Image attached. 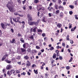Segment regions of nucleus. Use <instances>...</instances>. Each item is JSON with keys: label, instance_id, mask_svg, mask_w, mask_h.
<instances>
[{"label": "nucleus", "instance_id": "obj_1", "mask_svg": "<svg viewBox=\"0 0 78 78\" xmlns=\"http://www.w3.org/2000/svg\"><path fill=\"white\" fill-rule=\"evenodd\" d=\"M13 2H8L6 5V6L9 8L11 12H14L15 11L14 8L13 7Z\"/></svg>", "mask_w": 78, "mask_h": 78}, {"label": "nucleus", "instance_id": "obj_2", "mask_svg": "<svg viewBox=\"0 0 78 78\" xmlns=\"http://www.w3.org/2000/svg\"><path fill=\"white\" fill-rule=\"evenodd\" d=\"M9 26V27L10 26V23H5V24L3 23H1V26L3 29H6V27L7 26Z\"/></svg>", "mask_w": 78, "mask_h": 78}, {"label": "nucleus", "instance_id": "obj_3", "mask_svg": "<svg viewBox=\"0 0 78 78\" xmlns=\"http://www.w3.org/2000/svg\"><path fill=\"white\" fill-rule=\"evenodd\" d=\"M27 17L28 18V23L33 20V19H32V17H31V15L30 14H28Z\"/></svg>", "mask_w": 78, "mask_h": 78}, {"label": "nucleus", "instance_id": "obj_4", "mask_svg": "<svg viewBox=\"0 0 78 78\" xmlns=\"http://www.w3.org/2000/svg\"><path fill=\"white\" fill-rule=\"evenodd\" d=\"M19 19H20V17H17L13 19V20L15 22H18L19 20Z\"/></svg>", "mask_w": 78, "mask_h": 78}, {"label": "nucleus", "instance_id": "obj_5", "mask_svg": "<svg viewBox=\"0 0 78 78\" xmlns=\"http://www.w3.org/2000/svg\"><path fill=\"white\" fill-rule=\"evenodd\" d=\"M6 58H8V54H5L3 56L2 59V61H3L4 59H5Z\"/></svg>", "mask_w": 78, "mask_h": 78}, {"label": "nucleus", "instance_id": "obj_6", "mask_svg": "<svg viewBox=\"0 0 78 78\" xmlns=\"http://www.w3.org/2000/svg\"><path fill=\"white\" fill-rule=\"evenodd\" d=\"M31 65V63H30V62L29 61H27V63H26V66H27V67H29L30 66V65Z\"/></svg>", "mask_w": 78, "mask_h": 78}, {"label": "nucleus", "instance_id": "obj_7", "mask_svg": "<svg viewBox=\"0 0 78 78\" xmlns=\"http://www.w3.org/2000/svg\"><path fill=\"white\" fill-rule=\"evenodd\" d=\"M39 7H41V8H40L38 9L39 11L41 10V9H42V10H44V8L41 5H39Z\"/></svg>", "mask_w": 78, "mask_h": 78}, {"label": "nucleus", "instance_id": "obj_8", "mask_svg": "<svg viewBox=\"0 0 78 78\" xmlns=\"http://www.w3.org/2000/svg\"><path fill=\"white\" fill-rule=\"evenodd\" d=\"M39 21H40V20H38L37 22H35L34 25H36V26H37V25H38V24L39 23Z\"/></svg>", "mask_w": 78, "mask_h": 78}, {"label": "nucleus", "instance_id": "obj_9", "mask_svg": "<svg viewBox=\"0 0 78 78\" xmlns=\"http://www.w3.org/2000/svg\"><path fill=\"white\" fill-rule=\"evenodd\" d=\"M28 23L29 25H34L35 24V22H31V21H30V22L29 23Z\"/></svg>", "mask_w": 78, "mask_h": 78}, {"label": "nucleus", "instance_id": "obj_10", "mask_svg": "<svg viewBox=\"0 0 78 78\" xmlns=\"http://www.w3.org/2000/svg\"><path fill=\"white\" fill-rule=\"evenodd\" d=\"M53 8L52 7H49L48 9L49 10V11H50L51 12V9H53Z\"/></svg>", "mask_w": 78, "mask_h": 78}, {"label": "nucleus", "instance_id": "obj_11", "mask_svg": "<svg viewBox=\"0 0 78 78\" xmlns=\"http://www.w3.org/2000/svg\"><path fill=\"white\" fill-rule=\"evenodd\" d=\"M11 69V65H8L6 67V69L7 70H9Z\"/></svg>", "mask_w": 78, "mask_h": 78}, {"label": "nucleus", "instance_id": "obj_12", "mask_svg": "<svg viewBox=\"0 0 78 78\" xmlns=\"http://www.w3.org/2000/svg\"><path fill=\"white\" fill-rule=\"evenodd\" d=\"M60 16L62 18L63 17V16H64V13H62V12H61L60 13Z\"/></svg>", "mask_w": 78, "mask_h": 78}, {"label": "nucleus", "instance_id": "obj_13", "mask_svg": "<svg viewBox=\"0 0 78 78\" xmlns=\"http://www.w3.org/2000/svg\"><path fill=\"white\" fill-rule=\"evenodd\" d=\"M20 41H21L22 43H25V41H24V40L23 39V38H20Z\"/></svg>", "mask_w": 78, "mask_h": 78}, {"label": "nucleus", "instance_id": "obj_14", "mask_svg": "<svg viewBox=\"0 0 78 78\" xmlns=\"http://www.w3.org/2000/svg\"><path fill=\"white\" fill-rule=\"evenodd\" d=\"M10 42H11V44H14L15 43V39H13L12 41H10Z\"/></svg>", "mask_w": 78, "mask_h": 78}, {"label": "nucleus", "instance_id": "obj_15", "mask_svg": "<svg viewBox=\"0 0 78 78\" xmlns=\"http://www.w3.org/2000/svg\"><path fill=\"white\" fill-rule=\"evenodd\" d=\"M15 72H16V71H15L14 70L12 69L10 71V73L11 74L12 73H15Z\"/></svg>", "mask_w": 78, "mask_h": 78}, {"label": "nucleus", "instance_id": "obj_16", "mask_svg": "<svg viewBox=\"0 0 78 78\" xmlns=\"http://www.w3.org/2000/svg\"><path fill=\"white\" fill-rule=\"evenodd\" d=\"M58 8L59 9H60V8H61L62 11H63V10H64V7L60 5L59 6Z\"/></svg>", "mask_w": 78, "mask_h": 78}, {"label": "nucleus", "instance_id": "obj_17", "mask_svg": "<svg viewBox=\"0 0 78 78\" xmlns=\"http://www.w3.org/2000/svg\"><path fill=\"white\" fill-rule=\"evenodd\" d=\"M76 28V27L75 26L74 28L71 29V31H73Z\"/></svg>", "mask_w": 78, "mask_h": 78}, {"label": "nucleus", "instance_id": "obj_18", "mask_svg": "<svg viewBox=\"0 0 78 78\" xmlns=\"http://www.w3.org/2000/svg\"><path fill=\"white\" fill-rule=\"evenodd\" d=\"M62 26V25H61V24H60V23H58L57 24V27H58V28H61V26Z\"/></svg>", "mask_w": 78, "mask_h": 78}, {"label": "nucleus", "instance_id": "obj_19", "mask_svg": "<svg viewBox=\"0 0 78 78\" xmlns=\"http://www.w3.org/2000/svg\"><path fill=\"white\" fill-rule=\"evenodd\" d=\"M53 58L55 59V58H56V54H54L52 56Z\"/></svg>", "mask_w": 78, "mask_h": 78}, {"label": "nucleus", "instance_id": "obj_20", "mask_svg": "<svg viewBox=\"0 0 78 78\" xmlns=\"http://www.w3.org/2000/svg\"><path fill=\"white\" fill-rule=\"evenodd\" d=\"M66 39L67 41H69V40H70V39H69V35H68L67 36L66 38Z\"/></svg>", "mask_w": 78, "mask_h": 78}, {"label": "nucleus", "instance_id": "obj_21", "mask_svg": "<svg viewBox=\"0 0 78 78\" xmlns=\"http://www.w3.org/2000/svg\"><path fill=\"white\" fill-rule=\"evenodd\" d=\"M7 75H9V76H10V75H11V73H9V71H8L7 72Z\"/></svg>", "mask_w": 78, "mask_h": 78}, {"label": "nucleus", "instance_id": "obj_22", "mask_svg": "<svg viewBox=\"0 0 78 78\" xmlns=\"http://www.w3.org/2000/svg\"><path fill=\"white\" fill-rule=\"evenodd\" d=\"M34 71L35 74H37V73H38V72H37V70H36L35 69H34Z\"/></svg>", "mask_w": 78, "mask_h": 78}, {"label": "nucleus", "instance_id": "obj_23", "mask_svg": "<svg viewBox=\"0 0 78 78\" xmlns=\"http://www.w3.org/2000/svg\"><path fill=\"white\" fill-rule=\"evenodd\" d=\"M73 3H74V5L76 6H77V1H76L74 2Z\"/></svg>", "mask_w": 78, "mask_h": 78}, {"label": "nucleus", "instance_id": "obj_24", "mask_svg": "<svg viewBox=\"0 0 78 78\" xmlns=\"http://www.w3.org/2000/svg\"><path fill=\"white\" fill-rule=\"evenodd\" d=\"M21 50L22 52H25V51H26V50L25 49L23 48H21Z\"/></svg>", "mask_w": 78, "mask_h": 78}, {"label": "nucleus", "instance_id": "obj_25", "mask_svg": "<svg viewBox=\"0 0 78 78\" xmlns=\"http://www.w3.org/2000/svg\"><path fill=\"white\" fill-rule=\"evenodd\" d=\"M69 8H70L71 9H73L74 8V6L72 5H69Z\"/></svg>", "mask_w": 78, "mask_h": 78}, {"label": "nucleus", "instance_id": "obj_26", "mask_svg": "<svg viewBox=\"0 0 78 78\" xmlns=\"http://www.w3.org/2000/svg\"><path fill=\"white\" fill-rule=\"evenodd\" d=\"M37 32L38 33H41V32H42V30L41 29H38L37 30Z\"/></svg>", "mask_w": 78, "mask_h": 78}, {"label": "nucleus", "instance_id": "obj_27", "mask_svg": "<svg viewBox=\"0 0 78 78\" xmlns=\"http://www.w3.org/2000/svg\"><path fill=\"white\" fill-rule=\"evenodd\" d=\"M39 2V0H35L34 1V3H37Z\"/></svg>", "mask_w": 78, "mask_h": 78}, {"label": "nucleus", "instance_id": "obj_28", "mask_svg": "<svg viewBox=\"0 0 78 78\" xmlns=\"http://www.w3.org/2000/svg\"><path fill=\"white\" fill-rule=\"evenodd\" d=\"M37 28L36 27H35L33 29V32H36V29Z\"/></svg>", "mask_w": 78, "mask_h": 78}, {"label": "nucleus", "instance_id": "obj_29", "mask_svg": "<svg viewBox=\"0 0 78 78\" xmlns=\"http://www.w3.org/2000/svg\"><path fill=\"white\" fill-rule=\"evenodd\" d=\"M72 24L71 23H69V28H72Z\"/></svg>", "mask_w": 78, "mask_h": 78}, {"label": "nucleus", "instance_id": "obj_30", "mask_svg": "<svg viewBox=\"0 0 78 78\" xmlns=\"http://www.w3.org/2000/svg\"><path fill=\"white\" fill-rule=\"evenodd\" d=\"M49 50H54V48L53 47H51L49 49Z\"/></svg>", "mask_w": 78, "mask_h": 78}, {"label": "nucleus", "instance_id": "obj_31", "mask_svg": "<svg viewBox=\"0 0 78 78\" xmlns=\"http://www.w3.org/2000/svg\"><path fill=\"white\" fill-rule=\"evenodd\" d=\"M59 10H57L56 11V14H59Z\"/></svg>", "mask_w": 78, "mask_h": 78}, {"label": "nucleus", "instance_id": "obj_32", "mask_svg": "<svg viewBox=\"0 0 78 78\" xmlns=\"http://www.w3.org/2000/svg\"><path fill=\"white\" fill-rule=\"evenodd\" d=\"M37 53V51L36 50H33L32 51V53Z\"/></svg>", "mask_w": 78, "mask_h": 78}, {"label": "nucleus", "instance_id": "obj_33", "mask_svg": "<svg viewBox=\"0 0 78 78\" xmlns=\"http://www.w3.org/2000/svg\"><path fill=\"white\" fill-rule=\"evenodd\" d=\"M24 58H25L26 59H28V57L27 55H26L24 57Z\"/></svg>", "mask_w": 78, "mask_h": 78}, {"label": "nucleus", "instance_id": "obj_34", "mask_svg": "<svg viewBox=\"0 0 78 78\" xmlns=\"http://www.w3.org/2000/svg\"><path fill=\"white\" fill-rule=\"evenodd\" d=\"M29 37L30 39H33L34 38V37H33V36H31L30 37Z\"/></svg>", "mask_w": 78, "mask_h": 78}, {"label": "nucleus", "instance_id": "obj_35", "mask_svg": "<svg viewBox=\"0 0 78 78\" xmlns=\"http://www.w3.org/2000/svg\"><path fill=\"white\" fill-rule=\"evenodd\" d=\"M14 15H15V16H17V15H19V13L17 12H15L14 13Z\"/></svg>", "mask_w": 78, "mask_h": 78}, {"label": "nucleus", "instance_id": "obj_36", "mask_svg": "<svg viewBox=\"0 0 78 78\" xmlns=\"http://www.w3.org/2000/svg\"><path fill=\"white\" fill-rule=\"evenodd\" d=\"M44 41L47 42V37H45L44 38Z\"/></svg>", "mask_w": 78, "mask_h": 78}, {"label": "nucleus", "instance_id": "obj_37", "mask_svg": "<svg viewBox=\"0 0 78 78\" xmlns=\"http://www.w3.org/2000/svg\"><path fill=\"white\" fill-rule=\"evenodd\" d=\"M31 51V49L30 48H29L27 49V51H28V52H30V51Z\"/></svg>", "mask_w": 78, "mask_h": 78}, {"label": "nucleus", "instance_id": "obj_38", "mask_svg": "<svg viewBox=\"0 0 78 78\" xmlns=\"http://www.w3.org/2000/svg\"><path fill=\"white\" fill-rule=\"evenodd\" d=\"M58 2L59 4H61V3H62V2H61V0H58Z\"/></svg>", "mask_w": 78, "mask_h": 78}, {"label": "nucleus", "instance_id": "obj_39", "mask_svg": "<svg viewBox=\"0 0 78 78\" xmlns=\"http://www.w3.org/2000/svg\"><path fill=\"white\" fill-rule=\"evenodd\" d=\"M73 60V58L71 57L69 61V62H72V60Z\"/></svg>", "mask_w": 78, "mask_h": 78}, {"label": "nucleus", "instance_id": "obj_40", "mask_svg": "<svg viewBox=\"0 0 78 78\" xmlns=\"http://www.w3.org/2000/svg\"><path fill=\"white\" fill-rule=\"evenodd\" d=\"M58 6L57 5H55V8L56 9H58Z\"/></svg>", "mask_w": 78, "mask_h": 78}, {"label": "nucleus", "instance_id": "obj_41", "mask_svg": "<svg viewBox=\"0 0 78 78\" xmlns=\"http://www.w3.org/2000/svg\"><path fill=\"white\" fill-rule=\"evenodd\" d=\"M23 47L24 48H26V44H23Z\"/></svg>", "mask_w": 78, "mask_h": 78}, {"label": "nucleus", "instance_id": "obj_42", "mask_svg": "<svg viewBox=\"0 0 78 78\" xmlns=\"http://www.w3.org/2000/svg\"><path fill=\"white\" fill-rule=\"evenodd\" d=\"M66 69L67 70H69V69H70V67H69V66H66Z\"/></svg>", "mask_w": 78, "mask_h": 78}, {"label": "nucleus", "instance_id": "obj_43", "mask_svg": "<svg viewBox=\"0 0 78 78\" xmlns=\"http://www.w3.org/2000/svg\"><path fill=\"white\" fill-rule=\"evenodd\" d=\"M25 23L23 24V27H22V28H23L25 27Z\"/></svg>", "mask_w": 78, "mask_h": 78}, {"label": "nucleus", "instance_id": "obj_44", "mask_svg": "<svg viewBox=\"0 0 78 78\" xmlns=\"http://www.w3.org/2000/svg\"><path fill=\"white\" fill-rule=\"evenodd\" d=\"M42 36L43 37H44V36H45V33H43L42 34Z\"/></svg>", "mask_w": 78, "mask_h": 78}, {"label": "nucleus", "instance_id": "obj_45", "mask_svg": "<svg viewBox=\"0 0 78 78\" xmlns=\"http://www.w3.org/2000/svg\"><path fill=\"white\" fill-rule=\"evenodd\" d=\"M70 41L71 44H73V41H72V40H70Z\"/></svg>", "mask_w": 78, "mask_h": 78}, {"label": "nucleus", "instance_id": "obj_46", "mask_svg": "<svg viewBox=\"0 0 78 78\" xmlns=\"http://www.w3.org/2000/svg\"><path fill=\"white\" fill-rule=\"evenodd\" d=\"M59 59L60 60H62V56H60L59 57Z\"/></svg>", "mask_w": 78, "mask_h": 78}, {"label": "nucleus", "instance_id": "obj_47", "mask_svg": "<svg viewBox=\"0 0 78 78\" xmlns=\"http://www.w3.org/2000/svg\"><path fill=\"white\" fill-rule=\"evenodd\" d=\"M17 59H20V56H17Z\"/></svg>", "mask_w": 78, "mask_h": 78}, {"label": "nucleus", "instance_id": "obj_48", "mask_svg": "<svg viewBox=\"0 0 78 78\" xmlns=\"http://www.w3.org/2000/svg\"><path fill=\"white\" fill-rule=\"evenodd\" d=\"M65 45H66V44L64 43H62V46H63V47H65Z\"/></svg>", "mask_w": 78, "mask_h": 78}, {"label": "nucleus", "instance_id": "obj_49", "mask_svg": "<svg viewBox=\"0 0 78 78\" xmlns=\"http://www.w3.org/2000/svg\"><path fill=\"white\" fill-rule=\"evenodd\" d=\"M17 64H18L19 65H21V62H17Z\"/></svg>", "mask_w": 78, "mask_h": 78}, {"label": "nucleus", "instance_id": "obj_50", "mask_svg": "<svg viewBox=\"0 0 78 78\" xmlns=\"http://www.w3.org/2000/svg\"><path fill=\"white\" fill-rule=\"evenodd\" d=\"M36 48H37V49H39L40 48V47H39L37 46H36Z\"/></svg>", "mask_w": 78, "mask_h": 78}, {"label": "nucleus", "instance_id": "obj_51", "mask_svg": "<svg viewBox=\"0 0 78 78\" xmlns=\"http://www.w3.org/2000/svg\"><path fill=\"white\" fill-rule=\"evenodd\" d=\"M69 14H70V15H72V13H73V12H72V11H69Z\"/></svg>", "mask_w": 78, "mask_h": 78}, {"label": "nucleus", "instance_id": "obj_52", "mask_svg": "<svg viewBox=\"0 0 78 78\" xmlns=\"http://www.w3.org/2000/svg\"><path fill=\"white\" fill-rule=\"evenodd\" d=\"M2 31L0 30V37H1V36H2Z\"/></svg>", "mask_w": 78, "mask_h": 78}, {"label": "nucleus", "instance_id": "obj_53", "mask_svg": "<svg viewBox=\"0 0 78 78\" xmlns=\"http://www.w3.org/2000/svg\"><path fill=\"white\" fill-rule=\"evenodd\" d=\"M18 37H20V36H22V35H21L20 34H18Z\"/></svg>", "mask_w": 78, "mask_h": 78}, {"label": "nucleus", "instance_id": "obj_54", "mask_svg": "<svg viewBox=\"0 0 78 78\" xmlns=\"http://www.w3.org/2000/svg\"><path fill=\"white\" fill-rule=\"evenodd\" d=\"M55 52L56 53H59V51L58 50H57L55 51Z\"/></svg>", "mask_w": 78, "mask_h": 78}, {"label": "nucleus", "instance_id": "obj_55", "mask_svg": "<svg viewBox=\"0 0 78 78\" xmlns=\"http://www.w3.org/2000/svg\"><path fill=\"white\" fill-rule=\"evenodd\" d=\"M42 21L44 22H45L46 21L45 20V19H43L42 20Z\"/></svg>", "mask_w": 78, "mask_h": 78}, {"label": "nucleus", "instance_id": "obj_56", "mask_svg": "<svg viewBox=\"0 0 78 78\" xmlns=\"http://www.w3.org/2000/svg\"><path fill=\"white\" fill-rule=\"evenodd\" d=\"M16 73H20V71L19 70H17L16 71Z\"/></svg>", "mask_w": 78, "mask_h": 78}, {"label": "nucleus", "instance_id": "obj_57", "mask_svg": "<svg viewBox=\"0 0 78 78\" xmlns=\"http://www.w3.org/2000/svg\"><path fill=\"white\" fill-rule=\"evenodd\" d=\"M29 9H32V7L31 6H29Z\"/></svg>", "mask_w": 78, "mask_h": 78}, {"label": "nucleus", "instance_id": "obj_58", "mask_svg": "<svg viewBox=\"0 0 78 78\" xmlns=\"http://www.w3.org/2000/svg\"><path fill=\"white\" fill-rule=\"evenodd\" d=\"M6 62L7 63H10V62H11V61L7 60L6 61Z\"/></svg>", "mask_w": 78, "mask_h": 78}, {"label": "nucleus", "instance_id": "obj_59", "mask_svg": "<svg viewBox=\"0 0 78 78\" xmlns=\"http://www.w3.org/2000/svg\"><path fill=\"white\" fill-rule=\"evenodd\" d=\"M35 66H36L35 64H33L32 66V67H35Z\"/></svg>", "mask_w": 78, "mask_h": 78}, {"label": "nucleus", "instance_id": "obj_60", "mask_svg": "<svg viewBox=\"0 0 78 78\" xmlns=\"http://www.w3.org/2000/svg\"><path fill=\"white\" fill-rule=\"evenodd\" d=\"M2 45H3V43L2 42H0V47H1V46H2Z\"/></svg>", "mask_w": 78, "mask_h": 78}, {"label": "nucleus", "instance_id": "obj_61", "mask_svg": "<svg viewBox=\"0 0 78 78\" xmlns=\"http://www.w3.org/2000/svg\"><path fill=\"white\" fill-rule=\"evenodd\" d=\"M59 56V53H57L56 56L58 57V56Z\"/></svg>", "mask_w": 78, "mask_h": 78}, {"label": "nucleus", "instance_id": "obj_62", "mask_svg": "<svg viewBox=\"0 0 78 78\" xmlns=\"http://www.w3.org/2000/svg\"><path fill=\"white\" fill-rule=\"evenodd\" d=\"M27 73L28 75H31V73H29V72H27Z\"/></svg>", "mask_w": 78, "mask_h": 78}, {"label": "nucleus", "instance_id": "obj_63", "mask_svg": "<svg viewBox=\"0 0 78 78\" xmlns=\"http://www.w3.org/2000/svg\"><path fill=\"white\" fill-rule=\"evenodd\" d=\"M48 15L50 17H51V13H49L48 14Z\"/></svg>", "mask_w": 78, "mask_h": 78}, {"label": "nucleus", "instance_id": "obj_64", "mask_svg": "<svg viewBox=\"0 0 78 78\" xmlns=\"http://www.w3.org/2000/svg\"><path fill=\"white\" fill-rule=\"evenodd\" d=\"M41 51L42 52H44V49H43L41 50Z\"/></svg>", "mask_w": 78, "mask_h": 78}]
</instances>
